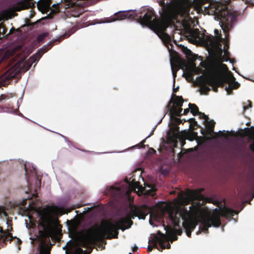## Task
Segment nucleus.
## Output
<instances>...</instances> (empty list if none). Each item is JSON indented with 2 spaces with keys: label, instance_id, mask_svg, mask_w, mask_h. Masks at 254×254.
Here are the masks:
<instances>
[{
  "label": "nucleus",
  "instance_id": "nucleus-24",
  "mask_svg": "<svg viewBox=\"0 0 254 254\" xmlns=\"http://www.w3.org/2000/svg\"><path fill=\"white\" fill-rule=\"evenodd\" d=\"M199 33V30L198 29H192L191 28H189L187 30V33L189 34V36L193 37V38H197L198 37Z\"/></svg>",
  "mask_w": 254,
  "mask_h": 254
},
{
  "label": "nucleus",
  "instance_id": "nucleus-18",
  "mask_svg": "<svg viewBox=\"0 0 254 254\" xmlns=\"http://www.w3.org/2000/svg\"><path fill=\"white\" fill-rule=\"evenodd\" d=\"M52 0H40L37 5L39 8L46 10L50 8Z\"/></svg>",
  "mask_w": 254,
  "mask_h": 254
},
{
  "label": "nucleus",
  "instance_id": "nucleus-40",
  "mask_svg": "<svg viewBox=\"0 0 254 254\" xmlns=\"http://www.w3.org/2000/svg\"><path fill=\"white\" fill-rule=\"evenodd\" d=\"M9 98V96L5 94H1L0 96V102H1L2 100L7 99Z\"/></svg>",
  "mask_w": 254,
  "mask_h": 254
},
{
  "label": "nucleus",
  "instance_id": "nucleus-3",
  "mask_svg": "<svg viewBox=\"0 0 254 254\" xmlns=\"http://www.w3.org/2000/svg\"><path fill=\"white\" fill-rule=\"evenodd\" d=\"M210 74L205 76V83L212 87L213 90L218 92V87H224L226 83H229L235 77L226 64L222 63H213L210 67Z\"/></svg>",
  "mask_w": 254,
  "mask_h": 254
},
{
  "label": "nucleus",
  "instance_id": "nucleus-46",
  "mask_svg": "<svg viewBox=\"0 0 254 254\" xmlns=\"http://www.w3.org/2000/svg\"><path fill=\"white\" fill-rule=\"evenodd\" d=\"M65 35H63L61 36V37L59 38L56 39L54 41V42H55V41H58L59 42H60L62 40H63L65 38Z\"/></svg>",
  "mask_w": 254,
  "mask_h": 254
},
{
  "label": "nucleus",
  "instance_id": "nucleus-8",
  "mask_svg": "<svg viewBox=\"0 0 254 254\" xmlns=\"http://www.w3.org/2000/svg\"><path fill=\"white\" fill-rule=\"evenodd\" d=\"M168 240L167 235L158 231L157 234L154 235V238L151 241L152 246H149L148 247V251L151 252L154 248H155L158 251L162 252L163 250L165 249L164 243Z\"/></svg>",
  "mask_w": 254,
  "mask_h": 254
},
{
  "label": "nucleus",
  "instance_id": "nucleus-19",
  "mask_svg": "<svg viewBox=\"0 0 254 254\" xmlns=\"http://www.w3.org/2000/svg\"><path fill=\"white\" fill-rule=\"evenodd\" d=\"M165 229L168 232L169 239H171V242L176 241L178 239V237L176 234L174 232L173 228L171 226H167L165 227Z\"/></svg>",
  "mask_w": 254,
  "mask_h": 254
},
{
  "label": "nucleus",
  "instance_id": "nucleus-39",
  "mask_svg": "<svg viewBox=\"0 0 254 254\" xmlns=\"http://www.w3.org/2000/svg\"><path fill=\"white\" fill-rule=\"evenodd\" d=\"M167 238H168V241H166L164 243V245L165 246V249H170L171 248V245L170 244V243L168 242L169 241V237H168V236H167Z\"/></svg>",
  "mask_w": 254,
  "mask_h": 254
},
{
  "label": "nucleus",
  "instance_id": "nucleus-48",
  "mask_svg": "<svg viewBox=\"0 0 254 254\" xmlns=\"http://www.w3.org/2000/svg\"><path fill=\"white\" fill-rule=\"evenodd\" d=\"M145 142V139L143 140L141 143L139 144H137V146L140 147H143L144 146V143Z\"/></svg>",
  "mask_w": 254,
  "mask_h": 254
},
{
  "label": "nucleus",
  "instance_id": "nucleus-26",
  "mask_svg": "<svg viewBox=\"0 0 254 254\" xmlns=\"http://www.w3.org/2000/svg\"><path fill=\"white\" fill-rule=\"evenodd\" d=\"M40 220L41 221V225L44 228L50 224V219L47 215L42 216L40 218Z\"/></svg>",
  "mask_w": 254,
  "mask_h": 254
},
{
  "label": "nucleus",
  "instance_id": "nucleus-53",
  "mask_svg": "<svg viewBox=\"0 0 254 254\" xmlns=\"http://www.w3.org/2000/svg\"><path fill=\"white\" fill-rule=\"evenodd\" d=\"M155 129V128L154 127L152 129V130L151 131L150 134L147 136V137H149L150 136L152 135L154 133V130Z\"/></svg>",
  "mask_w": 254,
  "mask_h": 254
},
{
  "label": "nucleus",
  "instance_id": "nucleus-17",
  "mask_svg": "<svg viewBox=\"0 0 254 254\" xmlns=\"http://www.w3.org/2000/svg\"><path fill=\"white\" fill-rule=\"evenodd\" d=\"M206 123L205 126L207 128V130L205 131L208 134L211 135L212 133L217 134L216 132H214V128L215 123L213 120L204 121Z\"/></svg>",
  "mask_w": 254,
  "mask_h": 254
},
{
  "label": "nucleus",
  "instance_id": "nucleus-9",
  "mask_svg": "<svg viewBox=\"0 0 254 254\" xmlns=\"http://www.w3.org/2000/svg\"><path fill=\"white\" fill-rule=\"evenodd\" d=\"M168 139L171 142L176 144L178 141H180L183 146L185 143L184 136L179 132V127L176 125L174 127L167 132Z\"/></svg>",
  "mask_w": 254,
  "mask_h": 254
},
{
  "label": "nucleus",
  "instance_id": "nucleus-57",
  "mask_svg": "<svg viewBox=\"0 0 254 254\" xmlns=\"http://www.w3.org/2000/svg\"><path fill=\"white\" fill-rule=\"evenodd\" d=\"M12 30H14L15 29L14 28H12V29H11L10 30V33H11L12 32Z\"/></svg>",
  "mask_w": 254,
  "mask_h": 254
},
{
  "label": "nucleus",
  "instance_id": "nucleus-59",
  "mask_svg": "<svg viewBox=\"0 0 254 254\" xmlns=\"http://www.w3.org/2000/svg\"><path fill=\"white\" fill-rule=\"evenodd\" d=\"M151 150H153V153H155L156 152V150L155 149H154L153 148H152Z\"/></svg>",
  "mask_w": 254,
  "mask_h": 254
},
{
  "label": "nucleus",
  "instance_id": "nucleus-43",
  "mask_svg": "<svg viewBox=\"0 0 254 254\" xmlns=\"http://www.w3.org/2000/svg\"><path fill=\"white\" fill-rule=\"evenodd\" d=\"M40 254H50L49 252H48V251L46 249L44 248V249H41Z\"/></svg>",
  "mask_w": 254,
  "mask_h": 254
},
{
  "label": "nucleus",
  "instance_id": "nucleus-56",
  "mask_svg": "<svg viewBox=\"0 0 254 254\" xmlns=\"http://www.w3.org/2000/svg\"><path fill=\"white\" fill-rule=\"evenodd\" d=\"M178 89H179V87H177L176 88H174L173 89V92L176 93L178 91Z\"/></svg>",
  "mask_w": 254,
  "mask_h": 254
},
{
  "label": "nucleus",
  "instance_id": "nucleus-12",
  "mask_svg": "<svg viewBox=\"0 0 254 254\" xmlns=\"http://www.w3.org/2000/svg\"><path fill=\"white\" fill-rule=\"evenodd\" d=\"M128 18L131 19H136L137 14L134 11L119 12L114 15L112 21L120 20Z\"/></svg>",
  "mask_w": 254,
  "mask_h": 254
},
{
  "label": "nucleus",
  "instance_id": "nucleus-4",
  "mask_svg": "<svg viewBox=\"0 0 254 254\" xmlns=\"http://www.w3.org/2000/svg\"><path fill=\"white\" fill-rule=\"evenodd\" d=\"M208 8L219 20L220 26L224 33L225 34L228 33L233 23L236 20L237 16L230 12L225 6L217 1L210 2Z\"/></svg>",
  "mask_w": 254,
  "mask_h": 254
},
{
  "label": "nucleus",
  "instance_id": "nucleus-36",
  "mask_svg": "<svg viewBox=\"0 0 254 254\" xmlns=\"http://www.w3.org/2000/svg\"><path fill=\"white\" fill-rule=\"evenodd\" d=\"M75 208V207L74 206H73L70 208H68L66 210L61 209V211H63L62 213V214H64V213H68V212H71L72 210L74 209Z\"/></svg>",
  "mask_w": 254,
  "mask_h": 254
},
{
  "label": "nucleus",
  "instance_id": "nucleus-34",
  "mask_svg": "<svg viewBox=\"0 0 254 254\" xmlns=\"http://www.w3.org/2000/svg\"><path fill=\"white\" fill-rule=\"evenodd\" d=\"M187 121H188L190 123V127H191V126L192 125L194 126L197 125V123L194 118H190Z\"/></svg>",
  "mask_w": 254,
  "mask_h": 254
},
{
  "label": "nucleus",
  "instance_id": "nucleus-25",
  "mask_svg": "<svg viewBox=\"0 0 254 254\" xmlns=\"http://www.w3.org/2000/svg\"><path fill=\"white\" fill-rule=\"evenodd\" d=\"M189 106L190 107V112L193 116H196L199 113L198 108L195 104L189 103Z\"/></svg>",
  "mask_w": 254,
  "mask_h": 254
},
{
  "label": "nucleus",
  "instance_id": "nucleus-14",
  "mask_svg": "<svg viewBox=\"0 0 254 254\" xmlns=\"http://www.w3.org/2000/svg\"><path fill=\"white\" fill-rule=\"evenodd\" d=\"M31 0H20L13 5L14 10L19 11L23 9L29 8L34 5V3L31 2Z\"/></svg>",
  "mask_w": 254,
  "mask_h": 254
},
{
  "label": "nucleus",
  "instance_id": "nucleus-28",
  "mask_svg": "<svg viewBox=\"0 0 254 254\" xmlns=\"http://www.w3.org/2000/svg\"><path fill=\"white\" fill-rule=\"evenodd\" d=\"M170 118L172 121L177 126L180 124H184L185 122H187L186 120H181L180 119L176 117V116H170Z\"/></svg>",
  "mask_w": 254,
  "mask_h": 254
},
{
  "label": "nucleus",
  "instance_id": "nucleus-44",
  "mask_svg": "<svg viewBox=\"0 0 254 254\" xmlns=\"http://www.w3.org/2000/svg\"><path fill=\"white\" fill-rule=\"evenodd\" d=\"M59 207L57 206H49V209L51 211H57L58 209H59Z\"/></svg>",
  "mask_w": 254,
  "mask_h": 254
},
{
  "label": "nucleus",
  "instance_id": "nucleus-54",
  "mask_svg": "<svg viewBox=\"0 0 254 254\" xmlns=\"http://www.w3.org/2000/svg\"><path fill=\"white\" fill-rule=\"evenodd\" d=\"M222 53H223L222 50L220 48V51H219V52H218L219 55V56H220V57H222Z\"/></svg>",
  "mask_w": 254,
  "mask_h": 254
},
{
  "label": "nucleus",
  "instance_id": "nucleus-10",
  "mask_svg": "<svg viewBox=\"0 0 254 254\" xmlns=\"http://www.w3.org/2000/svg\"><path fill=\"white\" fill-rule=\"evenodd\" d=\"M204 190V189L203 188L191 190L190 191L189 195L191 198L195 199V200L198 201H202V205H205L206 203H211L213 198L205 196L202 194V192Z\"/></svg>",
  "mask_w": 254,
  "mask_h": 254
},
{
  "label": "nucleus",
  "instance_id": "nucleus-22",
  "mask_svg": "<svg viewBox=\"0 0 254 254\" xmlns=\"http://www.w3.org/2000/svg\"><path fill=\"white\" fill-rule=\"evenodd\" d=\"M184 52L187 59L189 61H195L196 60V58L195 55H194L190 50L186 48Z\"/></svg>",
  "mask_w": 254,
  "mask_h": 254
},
{
  "label": "nucleus",
  "instance_id": "nucleus-45",
  "mask_svg": "<svg viewBox=\"0 0 254 254\" xmlns=\"http://www.w3.org/2000/svg\"><path fill=\"white\" fill-rule=\"evenodd\" d=\"M211 203L216 205L217 206H219V205L220 204V202L218 200L214 199H213V201L211 202Z\"/></svg>",
  "mask_w": 254,
  "mask_h": 254
},
{
  "label": "nucleus",
  "instance_id": "nucleus-2",
  "mask_svg": "<svg viewBox=\"0 0 254 254\" xmlns=\"http://www.w3.org/2000/svg\"><path fill=\"white\" fill-rule=\"evenodd\" d=\"M200 202H193L192 205L190 206L188 210L185 207H174L170 206L167 208V212L169 218L174 227L180 228V223L181 218L184 221L183 226L185 228L188 237L190 238L191 232L195 228L198 224V220L194 218L200 208Z\"/></svg>",
  "mask_w": 254,
  "mask_h": 254
},
{
  "label": "nucleus",
  "instance_id": "nucleus-7",
  "mask_svg": "<svg viewBox=\"0 0 254 254\" xmlns=\"http://www.w3.org/2000/svg\"><path fill=\"white\" fill-rule=\"evenodd\" d=\"M162 12L166 15H170L173 11L178 13H188L190 4L188 0H171L169 3H165L164 1L160 3Z\"/></svg>",
  "mask_w": 254,
  "mask_h": 254
},
{
  "label": "nucleus",
  "instance_id": "nucleus-15",
  "mask_svg": "<svg viewBox=\"0 0 254 254\" xmlns=\"http://www.w3.org/2000/svg\"><path fill=\"white\" fill-rule=\"evenodd\" d=\"M173 101L170 100L168 103V104L166 106L167 112H169L170 116H180L182 115V112L183 111L182 108H177L174 106L171 107V104Z\"/></svg>",
  "mask_w": 254,
  "mask_h": 254
},
{
  "label": "nucleus",
  "instance_id": "nucleus-42",
  "mask_svg": "<svg viewBox=\"0 0 254 254\" xmlns=\"http://www.w3.org/2000/svg\"><path fill=\"white\" fill-rule=\"evenodd\" d=\"M173 230H174V232L175 233H177V235H181V234L182 233V230L181 228H180L179 229H173Z\"/></svg>",
  "mask_w": 254,
  "mask_h": 254
},
{
  "label": "nucleus",
  "instance_id": "nucleus-58",
  "mask_svg": "<svg viewBox=\"0 0 254 254\" xmlns=\"http://www.w3.org/2000/svg\"><path fill=\"white\" fill-rule=\"evenodd\" d=\"M214 32L216 34V33H217L218 32V31L217 29H215Z\"/></svg>",
  "mask_w": 254,
  "mask_h": 254
},
{
  "label": "nucleus",
  "instance_id": "nucleus-23",
  "mask_svg": "<svg viewBox=\"0 0 254 254\" xmlns=\"http://www.w3.org/2000/svg\"><path fill=\"white\" fill-rule=\"evenodd\" d=\"M203 40L206 44L212 45L214 43V37L212 35H204Z\"/></svg>",
  "mask_w": 254,
  "mask_h": 254
},
{
  "label": "nucleus",
  "instance_id": "nucleus-33",
  "mask_svg": "<svg viewBox=\"0 0 254 254\" xmlns=\"http://www.w3.org/2000/svg\"><path fill=\"white\" fill-rule=\"evenodd\" d=\"M229 85L225 87V90L227 91V94H231L233 92V87L232 86V84L228 83Z\"/></svg>",
  "mask_w": 254,
  "mask_h": 254
},
{
  "label": "nucleus",
  "instance_id": "nucleus-1",
  "mask_svg": "<svg viewBox=\"0 0 254 254\" xmlns=\"http://www.w3.org/2000/svg\"><path fill=\"white\" fill-rule=\"evenodd\" d=\"M146 206L140 207L133 206L126 217L121 218L118 221L113 223L109 220H103L101 224V229L97 227H90L86 231V234L79 241L80 246L88 248L89 246L97 245L102 242L105 238L111 239L118 238L119 229L124 231L131 227L133 224L132 219L138 217L139 219H145L147 215L145 209Z\"/></svg>",
  "mask_w": 254,
  "mask_h": 254
},
{
  "label": "nucleus",
  "instance_id": "nucleus-55",
  "mask_svg": "<svg viewBox=\"0 0 254 254\" xmlns=\"http://www.w3.org/2000/svg\"><path fill=\"white\" fill-rule=\"evenodd\" d=\"M137 250H138V248H137V247H136V246H134V247L132 248V251H133V252H136Z\"/></svg>",
  "mask_w": 254,
  "mask_h": 254
},
{
  "label": "nucleus",
  "instance_id": "nucleus-11",
  "mask_svg": "<svg viewBox=\"0 0 254 254\" xmlns=\"http://www.w3.org/2000/svg\"><path fill=\"white\" fill-rule=\"evenodd\" d=\"M175 64L174 65L171 63V67L172 73L174 77V84L175 82V78L177 76V72L180 69H184L186 67L187 64L185 60L181 59L180 57H176L174 59Z\"/></svg>",
  "mask_w": 254,
  "mask_h": 254
},
{
  "label": "nucleus",
  "instance_id": "nucleus-49",
  "mask_svg": "<svg viewBox=\"0 0 254 254\" xmlns=\"http://www.w3.org/2000/svg\"><path fill=\"white\" fill-rule=\"evenodd\" d=\"M249 102V106H244V110H246L249 107L251 108L252 106V103L250 101H248Z\"/></svg>",
  "mask_w": 254,
  "mask_h": 254
},
{
  "label": "nucleus",
  "instance_id": "nucleus-50",
  "mask_svg": "<svg viewBox=\"0 0 254 254\" xmlns=\"http://www.w3.org/2000/svg\"><path fill=\"white\" fill-rule=\"evenodd\" d=\"M190 108H187V109H185L184 111V113L183 114L185 115H186L187 114L189 113V112H190Z\"/></svg>",
  "mask_w": 254,
  "mask_h": 254
},
{
  "label": "nucleus",
  "instance_id": "nucleus-30",
  "mask_svg": "<svg viewBox=\"0 0 254 254\" xmlns=\"http://www.w3.org/2000/svg\"><path fill=\"white\" fill-rule=\"evenodd\" d=\"M172 97H175V98H177V99L179 101V103H177V105L175 106V107H178L179 108H182L183 106V102H184V99L181 96H177L176 94H173Z\"/></svg>",
  "mask_w": 254,
  "mask_h": 254
},
{
  "label": "nucleus",
  "instance_id": "nucleus-6",
  "mask_svg": "<svg viewBox=\"0 0 254 254\" xmlns=\"http://www.w3.org/2000/svg\"><path fill=\"white\" fill-rule=\"evenodd\" d=\"M237 214V212L233 209L227 207H220L219 209L215 208L210 217L203 218L201 221L202 226H200V230L204 232L208 233V228L212 226L218 227L221 224L220 216L228 217L234 216Z\"/></svg>",
  "mask_w": 254,
  "mask_h": 254
},
{
  "label": "nucleus",
  "instance_id": "nucleus-51",
  "mask_svg": "<svg viewBox=\"0 0 254 254\" xmlns=\"http://www.w3.org/2000/svg\"><path fill=\"white\" fill-rule=\"evenodd\" d=\"M218 134L222 136H226L227 135L226 133H224L223 131H219L218 132Z\"/></svg>",
  "mask_w": 254,
  "mask_h": 254
},
{
  "label": "nucleus",
  "instance_id": "nucleus-62",
  "mask_svg": "<svg viewBox=\"0 0 254 254\" xmlns=\"http://www.w3.org/2000/svg\"><path fill=\"white\" fill-rule=\"evenodd\" d=\"M12 230V227H11V229H10V231H11Z\"/></svg>",
  "mask_w": 254,
  "mask_h": 254
},
{
  "label": "nucleus",
  "instance_id": "nucleus-13",
  "mask_svg": "<svg viewBox=\"0 0 254 254\" xmlns=\"http://www.w3.org/2000/svg\"><path fill=\"white\" fill-rule=\"evenodd\" d=\"M19 71L16 70L14 68H11L9 70H8L3 76L0 78V86L2 85L5 84L6 83L5 82L3 83L4 81L3 79H6V81L9 82L10 80L12 79L13 78H15L16 77L17 74H18Z\"/></svg>",
  "mask_w": 254,
  "mask_h": 254
},
{
  "label": "nucleus",
  "instance_id": "nucleus-52",
  "mask_svg": "<svg viewBox=\"0 0 254 254\" xmlns=\"http://www.w3.org/2000/svg\"><path fill=\"white\" fill-rule=\"evenodd\" d=\"M40 57H35V56L32 58L33 61L34 62H36V61H38Z\"/></svg>",
  "mask_w": 254,
  "mask_h": 254
},
{
  "label": "nucleus",
  "instance_id": "nucleus-61",
  "mask_svg": "<svg viewBox=\"0 0 254 254\" xmlns=\"http://www.w3.org/2000/svg\"><path fill=\"white\" fill-rule=\"evenodd\" d=\"M250 125V123H248L246 124V125H247V126H249Z\"/></svg>",
  "mask_w": 254,
  "mask_h": 254
},
{
  "label": "nucleus",
  "instance_id": "nucleus-31",
  "mask_svg": "<svg viewBox=\"0 0 254 254\" xmlns=\"http://www.w3.org/2000/svg\"><path fill=\"white\" fill-rule=\"evenodd\" d=\"M147 186L150 188V190H147L148 194L154 196L155 195V192L157 190V189L151 185H148Z\"/></svg>",
  "mask_w": 254,
  "mask_h": 254
},
{
  "label": "nucleus",
  "instance_id": "nucleus-38",
  "mask_svg": "<svg viewBox=\"0 0 254 254\" xmlns=\"http://www.w3.org/2000/svg\"><path fill=\"white\" fill-rule=\"evenodd\" d=\"M130 186L134 189H138L139 187V183L137 182H132Z\"/></svg>",
  "mask_w": 254,
  "mask_h": 254
},
{
  "label": "nucleus",
  "instance_id": "nucleus-27",
  "mask_svg": "<svg viewBox=\"0 0 254 254\" xmlns=\"http://www.w3.org/2000/svg\"><path fill=\"white\" fill-rule=\"evenodd\" d=\"M190 190H189L188 192V196L189 197H182L181 200V202L183 205H186L189 204L190 201H192V200H194V199L190 197V196L189 195V193L190 192Z\"/></svg>",
  "mask_w": 254,
  "mask_h": 254
},
{
  "label": "nucleus",
  "instance_id": "nucleus-16",
  "mask_svg": "<svg viewBox=\"0 0 254 254\" xmlns=\"http://www.w3.org/2000/svg\"><path fill=\"white\" fill-rule=\"evenodd\" d=\"M244 131L242 135L243 136H249L250 139L253 140V142L250 144L249 148L254 153V127H246L244 129Z\"/></svg>",
  "mask_w": 254,
  "mask_h": 254
},
{
  "label": "nucleus",
  "instance_id": "nucleus-37",
  "mask_svg": "<svg viewBox=\"0 0 254 254\" xmlns=\"http://www.w3.org/2000/svg\"><path fill=\"white\" fill-rule=\"evenodd\" d=\"M75 208V207L74 206H73L70 208H68L66 210L61 209V211H63L62 213V214H64V213H68V212H71L72 210L74 209Z\"/></svg>",
  "mask_w": 254,
  "mask_h": 254
},
{
  "label": "nucleus",
  "instance_id": "nucleus-21",
  "mask_svg": "<svg viewBox=\"0 0 254 254\" xmlns=\"http://www.w3.org/2000/svg\"><path fill=\"white\" fill-rule=\"evenodd\" d=\"M200 78H201L200 82L201 83L200 91L204 94H207V92L210 91V88L206 85L207 84L205 83V76H200Z\"/></svg>",
  "mask_w": 254,
  "mask_h": 254
},
{
  "label": "nucleus",
  "instance_id": "nucleus-20",
  "mask_svg": "<svg viewBox=\"0 0 254 254\" xmlns=\"http://www.w3.org/2000/svg\"><path fill=\"white\" fill-rule=\"evenodd\" d=\"M121 189L119 187H115L112 186L110 187L108 193L112 196L113 197L118 196L121 193Z\"/></svg>",
  "mask_w": 254,
  "mask_h": 254
},
{
  "label": "nucleus",
  "instance_id": "nucleus-29",
  "mask_svg": "<svg viewBox=\"0 0 254 254\" xmlns=\"http://www.w3.org/2000/svg\"><path fill=\"white\" fill-rule=\"evenodd\" d=\"M92 251V250L87 252L86 250H83L81 248L77 247L74 251L73 254H89Z\"/></svg>",
  "mask_w": 254,
  "mask_h": 254
},
{
  "label": "nucleus",
  "instance_id": "nucleus-5",
  "mask_svg": "<svg viewBox=\"0 0 254 254\" xmlns=\"http://www.w3.org/2000/svg\"><path fill=\"white\" fill-rule=\"evenodd\" d=\"M143 15H140L137 18L142 25H145L154 31L159 36L160 35L168 36L165 33L167 28L166 23L163 21L157 18L156 14L152 8H147L142 10Z\"/></svg>",
  "mask_w": 254,
  "mask_h": 254
},
{
  "label": "nucleus",
  "instance_id": "nucleus-32",
  "mask_svg": "<svg viewBox=\"0 0 254 254\" xmlns=\"http://www.w3.org/2000/svg\"><path fill=\"white\" fill-rule=\"evenodd\" d=\"M228 83L231 84L232 86H233L235 89H238L240 86V84L238 82L235 81V79L231 80Z\"/></svg>",
  "mask_w": 254,
  "mask_h": 254
},
{
  "label": "nucleus",
  "instance_id": "nucleus-41",
  "mask_svg": "<svg viewBox=\"0 0 254 254\" xmlns=\"http://www.w3.org/2000/svg\"><path fill=\"white\" fill-rule=\"evenodd\" d=\"M30 25H34V23L31 24L30 23V20L28 18H26L25 19V24L22 26L21 27H24L25 26H30Z\"/></svg>",
  "mask_w": 254,
  "mask_h": 254
},
{
  "label": "nucleus",
  "instance_id": "nucleus-60",
  "mask_svg": "<svg viewBox=\"0 0 254 254\" xmlns=\"http://www.w3.org/2000/svg\"><path fill=\"white\" fill-rule=\"evenodd\" d=\"M211 138H213V139L216 138V136H212Z\"/></svg>",
  "mask_w": 254,
  "mask_h": 254
},
{
  "label": "nucleus",
  "instance_id": "nucleus-35",
  "mask_svg": "<svg viewBox=\"0 0 254 254\" xmlns=\"http://www.w3.org/2000/svg\"><path fill=\"white\" fill-rule=\"evenodd\" d=\"M198 115L199 116V118L201 119H203L205 120L204 121H207V120H209L208 116L205 115L203 113L199 112Z\"/></svg>",
  "mask_w": 254,
  "mask_h": 254
},
{
  "label": "nucleus",
  "instance_id": "nucleus-47",
  "mask_svg": "<svg viewBox=\"0 0 254 254\" xmlns=\"http://www.w3.org/2000/svg\"><path fill=\"white\" fill-rule=\"evenodd\" d=\"M173 97L174 98V99L173 100V99H171V100H172V101H173V103H173V104H174V106H175V105H176H176H177V103H179V101H180V100H178L177 99V98H175V97Z\"/></svg>",
  "mask_w": 254,
  "mask_h": 254
}]
</instances>
